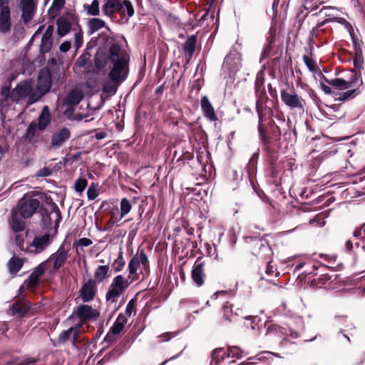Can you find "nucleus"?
I'll list each match as a JSON object with an SVG mask.
<instances>
[{
    "mask_svg": "<svg viewBox=\"0 0 365 365\" xmlns=\"http://www.w3.org/2000/svg\"><path fill=\"white\" fill-rule=\"evenodd\" d=\"M51 175V170L48 168L44 167L37 171L36 175L37 177H47Z\"/></svg>",
    "mask_w": 365,
    "mask_h": 365,
    "instance_id": "13d9d810",
    "label": "nucleus"
},
{
    "mask_svg": "<svg viewBox=\"0 0 365 365\" xmlns=\"http://www.w3.org/2000/svg\"><path fill=\"white\" fill-rule=\"evenodd\" d=\"M40 213L42 217V221L43 222L44 225L46 226L51 225V215H54L55 221L58 223L61 219V212L58 209V207L56 206V205H52V210L51 212H48L46 209L41 207L40 208Z\"/></svg>",
    "mask_w": 365,
    "mask_h": 365,
    "instance_id": "f3484780",
    "label": "nucleus"
},
{
    "mask_svg": "<svg viewBox=\"0 0 365 365\" xmlns=\"http://www.w3.org/2000/svg\"><path fill=\"white\" fill-rule=\"evenodd\" d=\"M160 339V341H168L170 339V334L165 333L158 336Z\"/></svg>",
    "mask_w": 365,
    "mask_h": 365,
    "instance_id": "774afa93",
    "label": "nucleus"
},
{
    "mask_svg": "<svg viewBox=\"0 0 365 365\" xmlns=\"http://www.w3.org/2000/svg\"><path fill=\"white\" fill-rule=\"evenodd\" d=\"M257 112H258V115H259V125L258 126V131H259V135L261 136V138H264L265 133H264V130L261 125L262 115H261V113L258 108H257Z\"/></svg>",
    "mask_w": 365,
    "mask_h": 365,
    "instance_id": "0e129e2a",
    "label": "nucleus"
},
{
    "mask_svg": "<svg viewBox=\"0 0 365 365\" xmlns=\"http://www.w3.org/2000/svg\"><path fill=\"white\" fill-rule=\"evenodd\" d=\"M118 0H108L103 6L102 10L105 15L111 17L115 13Z\"/></svg>",
    "mask_w": 365,
    "mask_h": 365,
    "instance_id": "72a5a7b5",
    "label": "nucleus"
},
{
    "mask_svg": "<svg viewBox=\"0 0 365 365\" xmlns=\"http://www.w3.org/2000/svg\"><path fill=\"white\" fill-rule=\"evenodd\" d=\"M127 322V317L123 314H120L113 323V326L110 327L109 333H111L113 335L120 334V331L123 329Z\"/></svg>",
    "mask_w": 365,
    "mask_h": 365,
    "instance_id": "cd10ccee",
    "label": "nucleus"
},
{
    "mask_svg": "<svg viewBox=\"0 0 365 365\" xmlns=\"http://www.w3.org/2000/svg\"><path fill=\"white\" fill-rule=\"evenodd\" d=\"M320 4L321 3L318 1L314 2V0H304L302 6L309 12L317 9Z\"/></svg>",
    "mask_w": 365,
    "mask_h": 365,
    "instance_id": "49530a36",
    "label": "nucleus"
},
{
    "mask_svg": "<svg viewBox=\"0 0 365 365\" xmlns=\"http://www.w3.org/2000/svg\"><path fill=\"white\" fill-rule=\"evenodd\" d=\"M280 97L284 104L290 109H303L304 108L302 98L294 91L289 93L285 90H282Z\"/></svg>",
    "mask_w": 365,
    "mask_h": 365,
    "instance_id": "f8f14e48",
    "label": "nucleus"
},
{
    "mask_svg": "<svg viewBox=\"0 0 365 365\" xmlns=\"http://www.w3.org/2000/svg\"><path fill=\"white\" fill-rule=\"evenodd\" d=\"M125 266V260L123 259V252L118 253V257L112 264V267L115 272L121 271Z\"/></svg>",
    "mask_w": 365,
    "mask_h": 365,
    "instance_id": "79ce46f5",
    "label": "nucleus"
},
{
    "mask_svg": "<svg viewBox=\"0 0 365 365\" xmlns=\"http://www.w3.org/2000/svg\"><path fill=\"white\" fill-rule=\"evenodd\" d=\"M19 215H20L17 210H13L11 211V218L9 221L11 230L12 232L16 233L22 232L26 228V223L24 220Z\"/></svg>",
    "mask_w": 365,
    "mask_h": 365,
    "instance_id": "6ab92c4d",
    "label": "nucleus"
},
{
    "mask_svg": "<svg viewBox=\"0 0 365 365\" xmlns=\"http://www.w3.org/2000/svg\"><path fill=\"white\" fill-rule=\"evenodd\" d=\"M37 130H38V129L36 123H31L24 135L25 138L27 139L28 140H31L35 136Z\"/></svg>",
    "mask_w": 365,
    "mask_h": 365,
    "instance_id": "c03bdc74",
    "label": "nucleus"
},
{
    "mask_svg": "<svg viewBox=\"0 0 365 365\" xmlns=\"http://www.w3.org/2000/svg\"><path fill=\"white\" fill-rule=\"evenodd\" d=\"M9 3V0H0V11H10Z\"/></svg>",
    "mask_w": 365,
    "mask_h": 365,
    "instance_id": "e2e57ef3",
    "label": "nucleus"
},
{
    "mask_svg": "<svg viewBox=\"0 0 365 365\" xmlns=\"http://www.w3.org/2000/svg\"><path fill=\"white\" fill-rule=\"evenodd\" d=\"M58 34L62 37L66 36L71 30V24L66 16H61L56 21Z\"/></svg>",
    "mask_w": 365,
    "mask_h": 365,
    "instance_id": "bb28decb",
    "label": "nucleus"
},
{
    "mask_svg": "<svg viewBox=\"0 0 365 365\" xmlns=\"http://www.w3.org/2000/svg\"><path fill=\"white\" fill-rule=\"evenodd\" d=\"M227 357H236L241 358L242 356L243 351L237 346H231L227 349Z\"/></svg>",
    "mask_w": 365,
    "mask_h": 365,
    "instance_id": "de8ad7c7",
    "label": "nucleus"
},
{
    "mask_svg": "<svg viewBox=\"0 0 365 365\" xmlns=\"http://www.w3.org/2000/svg\"><path fill=\"white\" fill-rule=\"evenodd\" d=\"M142 265L144 270L148 268V259L145 252L141 250L137 253L128 263L129 275L128 278H131L134 281L138 278L137 271Z\"/></svg>",
    "mask_w": 365,
    "mask_h": 365,
    "instance_id": "423d86ee",
    "label": "nucleus"
},
{
    "mask_svg": "<svg viewBox=\"0 0 365 365\" xmlns=\"http://www.w3.org/2000/svg\"><path fill=\"white\" fill-rule=\"evenodd\" d=\"M11 93L10 88L9 86H4L1 88V96L4 98V101H6L9 98H11Z\"/></svg>",
    "mask_w": 365,
    "mask_h": 365,
    "instance_id": "052dcab7",
    "label": "nucleus"
},
{
    "mask_svg": "<svg viewBox=\"0 0 365 365\" xmlns=\"http://www.w3.org/2000/svg\"><path fill=\"white\" fill-rule=\"evenodd\" d=\"M135 305H136V301L133 299L130 300L128 302V303L127 304L126 307H125V314L128 317H130V315L132 314L133 312L134 311Z\"/></svg>",
    "mask_w": 365,
    "mask_h": 365,
    "instance_id": "6e6d98bb",
    "label": "nucleus"
},
{
    "mask_svg": "<svg viewBox=\"0 0 365 365\" xmlns=\"http://www.w3.org/2000/svg\"><path fill=\"white\" fill-rule=\"evenodd\" d=\"M362 63H363V59L361 57V53L356 51V56L354 58V65L355 68L359 70L358 71H360L361 66H362Z\"/></svg>",
    "mask_w": 365,
    "mask_h": 365,
    "instance_id": "5fc2aeb1",
    "label": "nucleus"
},
{
    "mask_svg": "<svg viewBox=\"0 0 365 365\" xmlns=\"http://www.w3.org/2000/svg\"><path fill=\"white\" fill-rule=\"evenodd\" d=\"M100 316L99 312L96 309L87 304H81L74 309L72 317L78 319L80 324L88 321H94Z\"/></svg>",
    "mask_w": 365,
    "mask_h": 365,
    "instance_id": "0eeeda50",
    "label": "nucleus"
},
{
    "mask_svg": "<svg viewBox=\"0 0 365 365\" xmlns=\"http://www.w3.org/2000/svg\"><path fill=\"white\" fill-rule=\"evenodd\" d=\"M265 273L268 276L274 275L275 277H278L279 274V272L278 271H277L276 267H274V265H273L272 264V262H269L267 263V267H266V270H265Z\"/></svg>",
    "mask_w": 365,
    "mask_h": 365,
    "instance_id": "603ef678",
    "label": "nucleus"
},
{
    "mask_svg": "<svg viewBox=\"0 0 365 365\" xmlns=\"http://www.w3.org/2000/svg\"><path fill=\"white\" fill-rule=\"evenodd\" d=\"M204 264L202 262H196L192 270V279L195 283L200 287L204 283Z\"/></svg>",
    "mask_w": 365,
    "mask_h": 365,
    "instance_id": "412c9836",
    "label": "nucleus"
},
{
    "mask_svg": "<svg viewBox=\"0 0 365 365\" xmlns=\"http://www.w3.org/2000/svg\"><path fill=\"white\" fill-rule=\"evenodd\" d=\"M30 308L31 303L29 302H16L11 306L10 311L13 315L22 317L29 311Z\"/></svg>",
    "mask_w": 365,
    "mask_h": 365,
    "instance_id": "b1692460",
    "label": "nucleus"
},
{
    "mask_svg": "<svg viewBox=\"0 0 365 365\" xmlns=\"http://www.w3.org/2000/svg\"><path fill=\"white\" fill-rule=\"evenodd\" d=\"M25 98H27L29 105H32L39 101L34 84L30 81L19 83L11 93V99L14 102L18 103Z\"/></svg>",
    "mask_w": 365,
    "mask_h": 365,
    "instance_id": "f03ea898",
    "label": "nucleus"
},
{
    "mask_svg": "<svg viewBox=\"0 0 365 365\" xmlns=\"http://www.w3.org/2000/svg\"><path fill=\"white\" fill-rule=\"evenodd\" d=\"M92 242L91 240L86 237H83L78 240V245L81 247H88L91 245Z\"/></svg>",
    "mask_w": 365,
    "mask_h": 365,
    "instance_id": "680f3d73",
    "label": "nucleus"
},
{
    "mask_svg": "<svg viewBox=\"0 0 365 365\" xmlns=\"http://www.w3.org/2000/svg\"><path fill=\"white\" fill-rule=\"evenodd\" d=\"M120 219H122L130 212L132 209V205L127 198L124 197L120 201Z\"/></svg>",
    "mask_w": 365,
    "mask_h": 365,
    "instance_id": "e433bc0d",
    "label": "nucleus"
},
{
    "mask_svg": "<svg viewBox=\"0 0 365 365\" xmlns=\"http://www.w3.org/2000/svg\"><path fill=\"white\" fill-rule=\"evenodd\" d=\"M40 206V202L35 198L24 195L18 202L17 208L20 216L24 219L31 217Z\"/></svg>",
    "mask_w": 365,
    "mask_h": 365,
    "instance_id": "39448f33",
    "label": "nucleus"
},
{
    "mask_svg": "<svg viewBox=\"0 0 365 365\" xmlns=\"http://www.w3.org/2000/svg\"><path fill=\"white\" fill-rule=\"evenodd\" d=\"M51 86V74L49 70L41 69L38 73L36 88H34L39 99L50 91Z\"/></svg>",
    "mask_w": 365,
    "mask_h": 365,
    "instance_id": "6e6552de",
    "label": "nucleus"
},
{
    "mask_svg": "<svg viewBox=\"0 0 365 365\" xmlns=\"http://www.w3.org/2000/svg\"><path fill=\"white\" fill-rule=\"evenodd\" d=\"M123 9L125 11V18L126 21H128L130 18H131L135 14V9L133 6V4L130 0H123Z\"/></svg>",
    "mask_w": 365,
    "mask_h": 365,
    "instance_id": "37998d69",
    "label": "nucleus"
},
{
    "mask_svg": "<svg viewBox=\"0 0 365 365\" xmlns=\"http://www.w3.org/2000/svg\"><path fill=\"white\" fill-rule=\"evenodd\" d=\"M240 68V59L237 53H230L224 60L222 68L227 70L230 75L234 74Z\"/></svg>",
    "mask_w": 365,
    "mask_h": 365,
    "instance_id": "2eb2a0df",
    "label": "nucleus"
},
{
    "mask_svg": "<svg viewBox=\"0 0 365 365\" xmlns=\"http://www.w3.org/2000/svg\"><path fill=\"white\" fill-rule=\"evenodd\" d=\"M84 8L86 9L87 14L91 16H98L100 13L99 2L98 0H93L91 5L86 6Z\"/></svg>",
    "mask_w": 365,
    "mask_h": 365,
    "instance_id": "ea45409f",
    "label": "nucleus"
},
{
    "mask_svg": "<svg viewBox=\"0 0 365 365\" xmlns=\"http://www.w3.org/2000/svg\"><path fill=\"white\" fill-rule=\"evenodd\" d=\"M356 81V83H352L350 84V88L359 87L362 85L363 81L361 78L360 71H356L354 70H351V75L350 78L347 81Z\"/></svg>",
    "mask_w": 365,
    "mask_h": 365,
    "instance_id": "a19ab883",
    "label": "nucleus"
},
{
    "mask_svg": "<svg viewBox=\"0 0 365 365\" xmlns=\"http://www.w3.org/2000/svg\"><path fill=\"white\" fill-rule=\"evenodd\" d=\"M81 331V324H78L75 327H70L66 331L61 333L59 336V341L61 342H66L70 339L73 341L77 340L78 334Z\"/></svg>",
    "mask_w": 365,
    "mask_h": 365,
    "instance_id": "a878e982",
    "label": "nucleus"
},
{
    "mask_svg": "<svg viewBox=\"0 0 365 365\" xmlns=\"http://www.w3.org/2000/svg\"><path fill=\"white\" fill-rule=\"evenodd\" d=\"M98 195V192L97 189V186L92 183L87 190V197L88 200H95Z\"/></svg>",
    "mask_w": 365,
    "mask_h": 365,
    "instance_id": "3c124183",
    "label": "nucleus"
},
{
    "mask_svg": "<svg viewBox=\"0 0 365 365\" xmlns=\"http://www.w3.org/2000/svg\"><path fill=\"white\" fill-rule=\"evenodd\" d=\"M274 41V37L271 36L270 38L268 40V42L267 43V44L265 45V46L264 47V48L262 50V58H267L272 55L271 52H272V43H273Z\"/></svg>",
    "mask_w": 365,
    "mask_h": 365,
    "instance_id": "a18cd8bd",
    "label": "nucleus"
},
{
    "mask_svg": "<svg viewBox=\"0 0 365 365\" xmlns=\"http://www.w3.org/2000/svg\"><path fill=\"white\" fill-rule=\"evenodd\" d=\"M11 26V11H0V33L5 34L10 32Z\"/></svg>",
    "mask_w": 365,
    "mask_h": 365,
    "instance_id": "393cba45",
    "label": "nucleus"
},
{
    "mask_svg": "<svg viewBox=\"0 0 365 365\" xmlns=\"http://www.w3.org/2000/svg\"><path fill=\"white\" fill-rule=\"evenodd\" d=\"M82 43H83V36H82L81 32L79 31L75 34L74 44H75L76 49H78L82 46Z\"/></svg>",
    "mask_w": 365,
    "mask_h": 365,
    "instance_id": "bf43d9fd",
    "label": "nucleus"
},
{
    "mask_svg": "<svg viewBox=\"0 0 365 365\" xmlns=\"http://www.w3.org/2000/svg\"><path fill=\"white\" fill-rule=\"evenodd\" d=\"M24 260L16 257L10 259L8 263L9 270L11 274H16L23 267Z\"/></svg>",
    "mask_w": 365,
    "mask_h": 365,
    "instance_id": "2f4dec72",
    "label": "nucleus"
},
{
    "mask_svg": "<svg viewBox=\"0 0 365 365\" xmlns=\"http://www.w3.org/2000/svg\"><path fill=\"white\" fill-rule=\"evenodd\" d=\"M227 356V353L222 348L216 349L212 354V363L215 362L217 365Z\"/></svg>",
    "mask_w": 365,
    "mask_h": 365,
    "instance_id": "c9c22d12",
    "label": "nucleus"
},
{
    "mask_svg": "<svg viewBox=\"0 0 365 365\" xmlns=\"http://www.w3.org/2000/svg\"><path fill=\"white\" fill-rule=\"evenodd\" d=\"M105 26L106 22L98 18H93L88 21V31L91 34L98 31V30L105 27Z\"/></svg>",
    "mask_w": 365,
    "mask_h": 365,
    "instance_id": "c756f323",
    "label": "nucleus"
},
{
    "mask_svg": "<svg viewBox=\"0 0 365 365\" xmlns=\"http://www.w3.org/2000/svg\"><path fill=\"white\" fill-rule=\"evenodd\" d=\"M356 89L354 88L341 93H336L334 95V98L336 101H345L349 99L353 98L356 95Z\"/></svg>",
    "mask_w": 365,
    "mask_h": 365,
    "instance_id": "4c0bfd02",
    "label": "nucleus"
},
{
    "mask_svg": "<svg viewBox=\"0 0 365 365\" xmlns=\"http://www.w3.org/2000/svg\"><path fill=\"white\" fill-rule=\"evenodd\" d=\"M88 185L87 180L85 178H78L74 185L75 190L77 192H82Z\"/></svg>",
    "mask_w": 365,
    "mask_h": 365,
    "instance_id": "8fccbe9b",
    "label": "nucleus"
},
{
    "mask_svg": "<svg viewBox=\"0 0 365 365\" xmlns=\"http://www.w3.org/2000/svg\"><path fill=\"white\" fill-rule=\"evenodd\" d=\"M303 61L308 69L312 72H316L317 70V66L314 61H313L309 56H304Z\"/></svg>",
    "mask_w": 365,
    "mask_h": 365,
    "instance_id": "09e8293b",
    "label": "nucleus"
},
{
    "mask_svg": "<svg viewBox=\"0 0 365 365\" xmlns=\"http://www.w3.org/2000/svg\"><path fill=\"white\" fill-rule=\"evenodd\" d=\"M89 64V58L86 56H81L76 65L79 68H86Z\"/></svg>",
    "mask_w": 365,
    "mask_h": 365,
    "instance_id": "864d4df0",
    "label": "nucleus"
},
{
    "mask_svg": "<svg viewBox=\"0 0 365 365\" xmlns=\"http://www.w3.org/2000/svg\"><path fill=\"white\" fill-rule=\"evenodd\" d=\"M51 242V237L48 234L36 236L31 242L26 243V245L16 237V245L19 249L26 253L31 255H37L42 252Z\"/></svg>",
    "mask_w": 365,
    "mask_h": 365,
    "instance_id": "7ed1b4c3",
    "label": "nucleus"
},
{
    "mask_svg": "<svg viewBox=\"0 0 365 365\" xmlns=\"http://www.w3.org/2000/svg\"><path fill=\"white\" fill-rule=\"evenodd\" d=\"M37 4L38 0H20L21 19L24 24H28L34 19L36 13Z\"/></svg>",
    "mask_w": 365,
    "mask_h": 365,
    "instance_id": "9d476101",
    "label": "nucleus"
},
{
    "mask_svg": "<svg viewBox=\"0 0 365 365\" xmlns=\"http://www.w3.org/2000/svg\"><path fill=\"white\" fill-rule=\"evenodd\" d=\"M69 250L66 247L64 243L61 244L56 252L52 254L46 260L47 262L53 264V268L55 270L60 269L67 261Z\"/></svg>",
    "mask_w": 365,
    "mask_h": 365,
    "instance_id": "ddd939ff",
    "label": "nucleus"
},
{
    "mask_svg": "<svg viewBox=\"0 0 365 365\" xmlns=\"http://www.w3.org/2000/svg\"><path fill=\"white\" fill-rule=\"evenodd\" d=\"M47 268V261L42 262L36 267L34 268L33 272L29 275V278L24 282V284L21 286L19 291L24 292L25 287L27 289H34L38 283L41 277L45 273Z\"/></svg>",
    "mask_w": 365,
    "mask_h": 365,
    "instance_id": "9b49d317",
    "label": "nucleus"
},
{
    "mask_svg": "<svg viewBox=\"0 0 365 365\" xmlns=\"http://www.w3.org/2000/svg\"><path fill=\"white\" fill-rule=\"evenodd\" d=\"M201 108L205 116L210 120L215 121L217 120L214 108L206 96H204L201 99Z\"/></svg>",
    "mask_w": 365,
    "mask_h": 365,
    "instance_id": "aec40b11",
    "label": "nucleus"
},
{
    "mask_svg": "<svg viewBox=\"0 0 365 365\" xmlns=\"http://www.w3.org/2000/svg\"><path fill=\"white\" fill-rule=\"evenodd\" d=\"M53 26L49 25L46 29L45 33L43 34L39 48L40 52L41 53H46L51 51L53 45Z\"/></svg>",
    "mask_w": 365,
    "mask_h": 365,
    "instance_id": "dca6fc26",
    "label": "nucleus"
},
{
    "mask_svg": "<svg viewBox=\"0 0 365 365\" xmlns=\"http://www.w3.org/2000/svg\"><path fill=\"white\" fill-rule=\"evenodd\" d=\"M66 0H53L51 6L49 9V12L51 15H58L61 10L63 8Z\"/></svg>",
    "mask_w": 365,
    "mask_h": 365,
    "instance_id": "58836bf2",
    "label": "nucleus"
},
{
    "mask_svg": "<svg viewBox=\"0 0 365 365\" xmlns=\"http://www.w3.org/2000/svg\"><path fill=\"white\" fill-rule=\"evenodd\" d=\"M83 94L81 91L78 89L72 90L66 97L63 101V106L66 107V111L70 108L77 106L83 99Z\"/></svg>",
    "mask_w": 365,
    "mask_h": 365,
    "instance_id": "a211bd4d",
    "label": "nucleus"
},
{
    "mask_svg": "<svg viewBox=\"0 0 365 365\" xmlns=\"http://www.w3.org/2000/svg\"><path fill=\"white\" fill-rule=\"evenodd\" d=\"M223 310V318L228 321V322H232L235 320V317L238 316L242 313L241 309H236V311L233 312L232 311V306L228 302H227L222 308Z\"/></svg>",
    "mask_w": 365,
    "mask_h": 365,
    "instance_id": "c85d7f7f",
    "label": "nucleus"
},
{
    "mask_svg": "<svg viewBox=\"0 0 365 365\" xmlns=\"http://www.w3.org/2000/svg\"><path fill=\"white\" fill-rule=\"evenodd\" d=\"M71 42L70 41H64L60 45V51L61 52H66L71 48Z\"/></svg>",
    "mask_w": 365,
    "mask_h": 365,
    "instance_id": "69168bd1",
    "label": "nucleus"
},
{
    "mask_svg": "<svg viewBox=\"0 0 365 365\" xmlns=\"http://www.w3.org/2000/svg\"><path fill=\"white\" fill-rule=\"evenodd\" d=\"M314 15L320 16L323 19L317 24L312 32H317L322 26L329 22H340L341 20V19L337 16V9L335 7L324 6L321 9L318 13L314 14Z\"/></svg>",
    "mask_w": 365,
    "mask_h": 365,
    "instance_id": "1a4fd4ad",
    "label": "nucleus"
},
{
    "mask_svg": "<svg viewBox=\"0 0 365 365\" xmlns=\"http://www.w3.org/2000/svg\"><path fill=\"white\" fill-rule=\"evenodd\" d=\"M110 268L108 265H100L98 266L94 272V277L96 280L99 282H103L105 279L108 277V272Z\"/></svg>",
    "mask_w": 365,
    "mask_h": 365,
    "instance_id": "473e14b6",
    "label": "nucleus"
},
{
    "mask_svg": "<svg viewBox=\"0 0 365 365\" xmlns=\"http://www.w3.org/2000/svg\"><path fill=\"white\" fill-rule=\"evenodd\" d=\"M71 133L68 128H63L56 132L51 138V145L54 147L60 146L70 138Z\"/></svg>",
    "mask_w": 365,
    "mask_h": 365,
    "instance_id": "4be33fe9",
    "label": "nucleus"
},
{
    "mask_svg": "<svg viewBox=\"0 0 365 365\" xmlns=\"http://www.w3.org/2000/svg\"><path fill=\"white\" fill-rule=\"evenodd\" d=\"M95 137L98 140H102L106 137V133L104 131H99L96 133Z\"/></svg>",
    "mask_w": 365,
    "mask_h": 365,
    "instance_id": "338daca9",
    "label": "nucleus"
},
{
    "mask_svg": "<svg viewBox=\"0 0 365 365\" xmlns=\"http://www.w3.org/2000/svg\"><path fill=\"white\" fill-rule=\"evenodd\" d=\"M325 81L329 85H331L336 88H339L340 90H344V89L349 88H350V83L351 84L352 83H356L354 81L352 82L347 81L342 78H334L331 80L325 79Z\"/></svg>",
    "mask_w": 365,
    "mask_h": 365,
    "instance_id": "7c9ffc66",
    "label": "nucleus"
},
{
    "mask_svg": "<svg viewBox=\"0 0 365 365\" xmlns=\"http://www.w3.org/2000/svg\"><path fill=\"white\" fill-rule=\"evenodd\" d=\"M129 56L118 44H113L109 49V56L103 53H98L95 57V66L102 69L109 62L110 78L114 81H123L128 72Z\"/></svg>",
    "mask_w": 365,
    "mask_h": 365,
    "instance_id": "f257e3e1",
    "label": "nucleus"
},
{
    "mask_svg": "<svg viewBox=\"0 0 365 365\" xmlns=\"http://www.w3.org/2000/svg\"><path fill=\"white\" fill-rule=\"evenodd\" d=\"M118 6H116V9H115V13H119L122 19L125 18V11L123 9V0H118Z\"/></svg>",
    "mask_w": 365,
    "mask_h": 365,
    "instance_id": "4d7b16f0",
    "label": "nucleus"
},
{
    "mask_svg": "<svg viewBox=\"0 0 365 365\" xmlns=\"http://www.w3.org/2000/svg\"><path fill=\"white\" fill-rule=\"evenodd\" d=\"M96 294V282L93 279L87 280L79 291V297L83 302L92 301Z\"/></svg>",
    "mask_w": 365,
    "mask_h": 365,
    "instance_id": "4468645a",
    "label": "nucleus"
},
{
    "mask_svg": "<svg viewBox=\"0 0 365 365\" xmlns=\"http://www.w3.org/2000/svg\"><path fill=\"white\" fill-rule=\"evenodd\" d=\"M51 115L49 111V108L47 106H45L41 110V113L38 118V123H36L38 130L42 131L45 130L51 123Z\"/></svg>",
    "mask_w": 365,
    "mask_h": 365,
    "instance_id": "5701e85b",
    "label": "nucleus"
},
{
    "mask_svg": "<svg viewBox=\"0 0 365 365\" xmlns=\"http://www.w3.org/2000/svg\"><path fill=\"white\" fill-rule=\"evenodd\" d=\"M132 279L118 274L113 279L106 293V300L111 303H116L118 297L122 294L130 286Z\"/></svg>",
    "mask_w": 365,
    "mask_h": 365,
    "instance_id": "20e7f679",
    "label": "nucleus"
},
{
    "mask_svg": "<svg viewBox=\"0 0 365 365\" xmlns=\"http://www.w3.org/2000/svg\"><path fill=\"white\" fill-rule=\"evenodd\" d=\"M196 44V37L195 36H190L187 38L183 45V50L185 53H187L191 57L195 51Z\"/></svg>",
    "mask_w": 365,
    "mask_h": 365,
    "instance_id": "f704fd0d",
    "label": "nucleus"
}]
</instances>
